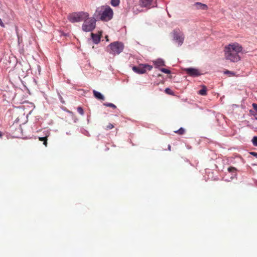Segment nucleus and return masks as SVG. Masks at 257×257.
Wrapping results in <instances>:
<instances>
[{
  "mask_svg": "<svg viewBox=\"0 0 257 257\" xmlns=\"http://www.w3.org/2000/svg\"><path fill=\"white\" fill-rule=\"evenodd\" d=\"M242 50V46L237 43H233L226 46L224 48V56L226 59L232 62L240 60L239 53Z\"/></svg>",
  "mask_w": 257,
  "mask_h": 257,
  "instance_id": "nucleus-1",
  "label": "nucleus"
},
{
  "mask_svg": "<svg viewBox=\"0 0 257 257\" xmlns=\"http://www.w3.org/2000/svg\"><path fill=\"white\" fill-rule=\"evenodd\" d=\"M113 15V12L112 9L109 6H106L97 8L93 16L96 20L107 22L112 18Z\"/></svg>",
  "mask_w": 257,
  "mask_h": 257,
  "instance_id": "nucleus-2",
  "label": "nucleus"
},
{
  "mask_svg": "<svg viewBox=\"0 0 257 257\" xmlns=\"http://www.w3.org/2000/svg\"><path fill=\"white\" fill-rule=\"evenodd\" d=\"M124 49L123 44L119 41L110 43L106 48V51L110 54L116 55L119 54Z\"/></svg>",
  "mask_w": 257,
  "mask_h": 257,
  "instance_id": "nucleus-3",
  "label": "nucleus"
},
{
  "mask_svg": "<svg viewBox=\"0 0 257 257\" xmlns=\"http://www.w3.org/2000/svg\"><path fill=\"white\" fill-rule=\"evenodd\" d=\"M89 14L85 12H74L68 16V20L72 23H78L83 21L84 19H87Z\"/></svg>",
  "mask_w": 257,
  "mask_h": 257,
  "instance_id": "nucleus-4",
  "label": "nucleus"
},
{
  "mask_svg": "<svg viewBox=\"0 0 257 257\" xmlns=\"http://www.w3.org/2000/svg\"><path fill=\"white\" fill-rule=\"evenodd\" d=\"M16 69L19 74L23 77L27 76L31 72L30 65L25 61L18 63Z\"/></svg>",
  "mask_w": 257,
  "mask_h": 257,
  "instance_id": "nucleus-5",
  "label": "nucleus"
},
{
  "mask_svg": "<svg viewBox=\"0 0 257 257\" xmlns=\"http://www.w3.org/2000/svg\"><path fill=\"white\" fill-rule=\"evenodd\" d=\"M96 19L94 17L84 19L82 25V30L85 32L93 31L96 27Z\"/></svg>",
  "mask_w": 257,
  "mask_h": 257,
  "instance_id": "nucleus-6",
  "label": "nucleus"
},
{
  "mask_svg": "<svg viewBox=\"0 0 257 257\" xmlns=\"http://www.w3.org/2000/svg\"><path fill=\"white\" fill-rule=\"evenodd\" d=\"M173 41L180 47L184 43L185 36L182 31L179 29H176L172 32Z\"/></svg>",
  "mask_w": 257,
  "mask_h": 257,
  "instance_id": "nucleus-7",
  "label": "nucleus"
},
{
  "mask_svg": "<svg viewBox=\"0 0 257 257\" xmlns=\"http://www.w3.org/2000/svg\"><path fill=\"white\" fill-rule=\"evenodd\" d=\"M186 72L190 76L197 77L200 75L198 70L194 68H187L185 69Z\"/></svg>",
  "mask_w": 257,
  "mask_h": 257,
  "instance_id": "nucleus-8",
  "label": "nucleus"
},
{
  "mask_svg": "<svg viewBox=\"0 0 257 257\" xmlns=\"http://www.w3.org/2000/svg\"><path fill=\"white\" fill-rule=\"evenodd\" d=\"M144 67L143 64H140L138 66H134L133 70L136 73L142 74L146 73V70L144 69Z\"/></svg>",
  "mask_w": 257,
  "mask_h": 257,
  "instance_id": "nucleus-9",
  "label": "nucleus"
},
{
  "mask_svg": "<svg viewBox=\"0 0 257 257\" xmlns=\"http://www.w3.org/2000/svg\"><path fill=\"white\" fill-rule=\"evenodd\" d=\"M101 36V33L100 32L99 34H94L91 33V37L93 43L95 44H98L100 41Z\"/></svg>",
  "mask_w": 257,
  "mask_h": 257,
  "instance_id": "nucleus-10",
  "label": "nucleus"
},
{
  "mask_svg": "<svg viewBox=\"0 0 257 257\" xmlns=\"http://www.w3.org/2000/svg\"><path fill=\"white\" fill-rule=\"evenodd\" d=\"M228 171L229 174H231L230 179H225V181H230L232 180L236 176V169L234 167H229L228 168Z\"/></svg>",
  "mask_w": 257,
  "mask_h": 257,
  "instance_id": "nucleus-11",
  "label": "nucleus"
},
{
  "mask_svg": "<svg viewBox=\"0 0 257 257\" xmlns=\"http://www.w3.org/2000/svg\"><path fill=\"white\" fill-rule=\"evenodd\" d=\"M153 63L155 65V67L159 69L160 66H164L165 65V61L162 58H158L153 61Z\"/></svg>",
  "mask_w": 257,
  "mask_h": 257,
  "instance_id": "nucleus-12",
  "label": "nucleus"
},
{
  "mask_svg": "<svg viewBox=\"0 0 257 257\" xmlns=\"http://www.w3.org/2000/svg\"><path fill=\"white\" fill-rule=\"evenodd\" d=\"M154 0H140L141 5L143 7H151ZM155 1L156 0H155Z\"/></svg>",
  "mask_w": 257,
  "mask_h": 257,
  "instance_id": "nucleus-13",
  "label": "nucleus"
},
{
  "mask_svg": "<svg viewBox=\"0 0 257 257\" xmlns=\"http://www.w3.org/2000/svg\"><path fill=\"white\" fill-rule=\"evenodd\" d=\"M93 93L94 97L97 99L102 100H104L105 99L104 95L102 94L100 92H98L95 90H93Z\"/></svg>",
  "mask_w": 257,
  "mask_h": 257,
  "instance_id": "nucleus-14",
  "label": "nucleus"
},
{
  "mask_svg": "<svg viewBox=\"0 0 257 257\" xmlns=\"http://www.w3.org/2000/svg\"><path fill=\"white\" fill-rule=\"evenodd\" d=\"M195 5L196 6V8L198 9L206 10L207 9V5H206L205 4H203L201 3H199V2L196 3L195 4Z\"/></svg>",
  "mask_w": 257,
  "mask_h": 257,
  "instance_id": "nucleus-15",
  "label": "nucleus"
},
{
  "mask_svg": "<svg viewBox=\"0 0 257 257\" xmlns=\"http://www.w3.org/2000/svg\"><path fill=\"white\" fill-rule=\"evenodd\" d=\"M198 94L203 96L206 94V88L205 86H203L202 88L198 91Z\"/></svg>",
  "mask_w": 257,
  "mask_h": 257,
  "instance_id": "nucleus-16",
  "label": "nucleus"
},
{
  "mask_svg": "<svg viewBox=\"0 0 257 257\" xmlns=\"http://www.w3.org/2000/svg\"><path fill=\"white\" fill-rule=\"evenodd\" d=\"M120 3V0H111L110 4L113 7H117Z\"/></svg>",
  "mask_w": 257,
  "mask_h": 257,
  "instance_id": "nucleus-17",
  "label": "nucleus"
},
{
  "mask_svg": "<svg viewBox=\"0 0 257 257\" xmlns=\"http://www.w3.org/2000/svg\"><path fill=\"white\" fill-rule=\"evenodd\" d=\"M103 105L107 107H111L113 108H116V106L113 103L110 102H105L103 103Z\"/></svg>",
  "mask_w": 257,
  "mask_h": 257,
  "instance_id": "nucleus-18",
  "label": "nucleus"
},
{
  "mask_svg": "<svg viewBox=\"0 0 257 257\" xmlns=\"http://www.w3.org/2000/svg\"><path fill=\"white\" fill-rule=\"evenodd\" d=\"M143 66L144 67V68L146 71L147 70L150 71L153 68V66L149 64H143Z\"/></svg>",
  "mask_w": 257,
  "mask_h": 257,
  "instance_id": "nucleus-19",
  "label": "nucleus"
},
{
  "mask_svg": "<svg viewBox=\"0 0 257 257\" xmlns=\"http://www.w3.org/2000/svg\"><path fill=\"white\" fill-rule=\"evenodd\" d=\"M174 132L180 135H183L185 133V129L183 127H180L179 130L174 131Z\"/></svg>",
  "mask_w": 257,
  "mask_h": 257,
  "instance_id": "nucleus-20",
  "label": "nucleus"
},
{
  "mask_svg": "<svg viewBox=\"0 0 257 257\" xmlns=\"http://www.w3.org/2000/svg\"><path fill=\"white\" fill-rule=\"evenodd\" d=\"M159 70L164 73H166V74H169L171 73V71L169 70V69H166V68H159Z\"/></svg>",
  "mask_w": 257,
  "mask_h": 257,
  "instance_id": "nucleus-21",
  "label": "nucleus"
},
{
  "mask_svg": "<svg viewBox=\"0 0 257 257\" xmlns=\"http://www.w3.org/2000/svg\"><path fill=\"white\" fill-rule=\"evenodd\" d=\"M251 142L254 146L257 147V136H254L252 138Z\"/></svg>",
  "mask_w": 257,
  "mask_h": 257,
  "instance_id": "nucleus-22",
  "label": "nucleus"
},
{
  "mask_svg": "<svg viewBox=\"0 0 257 257\" xmlns=\"http://www.w3.org/2000/svg\"><path fill=\"white\" fill-rule=\"evenodd\" d=\"M57 94H58L59 99L60 100V102L62 104H65V102L64 99L63 98L62 96H61L60 93L59 91H57Z\"/></svg>",
  "mask_w": 257,
  "mask_h": 257,
  "instance_id": "nucleus-23",
  "label": "nucleus"
},
{
  "mask_svg": "<svg viewBox=\"0 0 257 257\" xmlns=\"http://www.w3.org/2000/svg\"><path fill=\"white\" fill-rule=\"evenodd\" d=\"M77 112L82 115L84 114V110L81 107H78L77 108Z\"/></svg>",
  "mask_w": 257,
  "mask_h": 257,
  "instance_id": "nucleus-24",
  "label": "nucleus"
},
{
  "mask_svg": "<svg viewBox=\"0 0 257 257\" xmlns=\"http://www.w3.org/2000/svg\"><path fill=\"white\" fill-rule=\"evenodd\" d=\"M81 132L85 136H89V133L86 130H84V128H81L80 129Z\"/></svg>",
  "mask_w": 257,
  "mask_h": 257,
  "instance_id": "nucleus-25",
  "label": "nucleus"
},
{
  "mask_svg": "<svg viewBox=\"0 0 257 257\" xmlns=\"http://www.w3.org/2000/svg\"><path fill=\"white\" fill-rule=\"evenodd\" d=\"M18 42L19 46L21 45V43H23L22 37L20 36L19 35H18Z\"/></svg>",
  "mask_w": 257,
  "mask_h": 257,
  "instance_id": "nucleus-26",
  "label": "nucleus"
},
{
  "mask_svg": "<svg viewBox=\"0 0 257 257\" xmlns=\"http://www.w3.org/2000/svg\"><path fill=\"white\" fill-rule=\"evenodd\" d=\"M166 93L169 94H173L172 91L169 88H166L165 90Z\"/></svg>",
  "mask_w": 257,
  "mask_h": 257,
  "instance_id": "nucleus-27",
  "label": "nucleus"
},
{
  "mask_svg": "<svg viewBox=\"0 0 257 257\" xmlns=\"http://www.w3.org/2000/svg\"><path fill=\"white\" fill-rule=\"evenodd\" d=\"M224 74H229L230 75H233L234 74V73L232 71H230L229 70H226L225 71H224Z\"/></svg>",
  "mask_w": 257,
  "mask_h": 257,
  "instance_id": "nucleus-28",
  "label": "nucleus"
},
{
  "mask_svg": "<svg viewBox=\"0 0 257 257\" xmlns=\"http://www.w3.org/2000/svg\"><path fill=\"white\" fill-rule=\"evenodd\" d=\"M252 107H253L254 110L256 111V114L257 115V104L254 103L252 104Z\"/></svg>",
  "mask_w": 257,
  "mask_h": 257,
  "instance_id": "nucleus-29",
  "label": "nucleus"
},
{
  "mask_svg": "<svg viewBox=\"0 0 257 257\" xmlns=\"http://www.w3.org/2000/svg\"><path fill=\"white\" fill-rule=\"evenodd\" d=\"M250 155H251V156H253L254 157H255V158H257V153L256 152H250L249 153Z\"/></svg>",
  "mask_w": 257,
  "mask_h": 257,
  "instance_id": "nucleus-30",
  "label": "nucleus"
},
{
  "mask_svg": "<svg viewBox=\"0 0 257 257\" xmlns=\"http://www.w3.org/2000/svg\"><path fill=\"white\" fill-rule=\"evenodd\" d=\"M47 138V137H39V139L40 141H43Z\"/></svg>",
  "mask_w": 257,
  "mask_h": 257,
  "instance_id": "nucleus-31",
  "label": "nucleus"
},
{
  "mask_svg": "<svg viewBox=\"0 0 257 257\" xmlns=\"http://www.w3.org/2000/svg\"><path fill=\"white\" fill-rule=\"evenodd\" d=\"M0 26L2 27H5V25L3 23L2 19L0 18Z\"/></svg>",
  "mask_w": 257,
  "mask_h": 257,
  "instance_id": "nucleus-32",
  "label": "nucleus"
},
{
  "mask_svg": "<svg viewBox=\"0 0 257 257\" xmlns=\"http://www.w3.org/2000/svg\"><path fill=\"white\" fill-rule=\"evenodd\" d=\"M107 127L109 128V129H111L113 127V124L110 123L108 126H107Z\"/></svg>",
  "mask_w": 257,
  "mask_h": 257,
  "instance_id": "nucleus-33",
  "label": "nucleus"
},
{
  "mask_svg": "<svg viewBox=\"0 0 257 257\" xmlns=\"http://www.w3.org/2000/svg\"><path fill=\"white\" fill-rule=\"evenodd\" d=\"M44 143H43V144L45 146H47V138L46 139V140H45L44 141H43Z\"/></svg>",
  "mask_w": 257,
  "mask_h": 257,
  "instance_id": "nucleus-34",
  "label": "nucleus"
},
{
  "mask_svg": "<svg viewBox=\"0 0 257 257\" xmlns=\"http://www.w3.org/2000/svg\"><path fill=\"white\" fill-rule=\"evenodd\" d=\"M168 148L169 150H170V151L171 150V146L170 145H168Z\"/></svg>",
  "mask_w": 257,
  "mask_h": 257,
  "instance_id": "nucleus-35",
  "label": "nucleus"
},
{
  "mask_svg": "<svg viewBox=\"0 0 257 257\" xmlns=\"http://www.w3.org/2000/svg\"><path fill=\"white\" fill-rule=\"evenodd\" d=\"M66 134H67V135H70V132H67V133H66Z\"/></svg>",
  "mask_w": 257,
  "mask_h": 257,
  "instance_id": "nucleus-36",
  "label": "nucleus"
},
{
  "mask_svg": "<svg viewBox=\"0 0 257 257\" xmlns=\"http://www.w3.org/2000/svg\"><path fill=\"white\" fill-rule=\"evenodd\" d=\"M2 136V133L0 131V137Z\"/></svg>",
  "mask_w": 257,
  "mask_h": 257,
  "instance_id": "nucleus-37",
  "label": "nucleus"
},
{
  "mask_svg": "<svg viewBox=\"0 0 257 257\" xmlns=\"http://www.w3.org/2000/svg\"><path fill=\"white\" fill-rule=\"evenodd\" d=\"M255 119L257 120V117L255 118Z\"/></svg>",
  "mask_w": 257,
  "mask_h": 257,
  "instance_id": "nucleus-38",
  "label": "nucleus"
}]
</instances>
